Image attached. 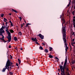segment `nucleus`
<instances>
[{"instance_id":"obj_13","label":"nucleus","mask_w":75,"mask_h":75,"mask_svg":"<svg viewBox=\"0 0 75 75\" xmlns=\"http://www.w3.org/2000/svg\"><path fill=\"white\" fill-rule=\"evenodd\" d=\"M59 67L60 71H61V70H62L64 68V67H63V66H61V64H60Z\"/></svg>"},{"instance_id":"obj_56","label":"nucleus","mask_w":75,"mask_h":75,"mask_svg":"<svg viewBox=\"0 0 75 75\" xmlns=\"http://www.w3.org/2000/svg\"><path fill=\"white\" fill-rule=\"evenodd\" d=\"M11 67H14V65H13L11 66Z\"/></svg>"},{"instance_id":"obj_43","label":"nucleus","mask_w":75,"mask_h":75,"mask_svg":"<svg viewBox=\"0 0 75 75\" xmlns=\"http://www.w3.org/2000/svg\"><path fill=\"white\" fill-rule=\"evenodd\" d=\"M11 45H9V47H8V48H11Z\"/></svg>"},{"instance_id":"obj_8","label":"nucleus","mask_w":75,"mask_h":75,"mask_svg":"<svg viewBox=\"0 0 75 75\" xmlns=\"http://www.w3.org/2000/svg\"><path fill=\"white\" fill-rule=\"evenodd\" d=\"M61 75H65V69H63L61 70Z\"/></svg>"},{"instance_id":"obj_15","label":"nucleus","mask_w":75,"mask_h":75,"mask_svg":"<svg viewBox=\"0 0 75 75\" xmlns=\"http://www.w3.org/2000/svg\"><path fill=\"white\" fill-rule=\"evenodd\" d=\"M65 69H66V72H67H67H68V71H69V68H68V66H67L66 68H65Z\"/></svg>"},{"instance_id":"obj_4","label":"nucleus","mask_w":75,"mask_h":75,"mask_svg":"<svg viewBox=\"0 0 75 75\" xmlns=\"http://www.w3.org/2000/svg\"><path fill=\"white\" fill-rule=\"evenodd\" d=\"M7 63H8L9 64V66H8V67L9 68V69H10V70L11 71V65H13V63L12 62H10V61L8 59V61L6 62V64Z\"/></svg>"},{"instance_id":"obj_48","label":"nucleus","mask_w":75,"mask_h":75,"mask_svg":"<svg viewBox=\"0 0 75 75\" xmlns=\"http://www.w3.org/2000/svg\"><path fill=\"white\" fill-rule=\"evenodd\" d=\"M2 28L3 29V30H4V29L5 28H4V26H2Z\"/></svg>"},{"instance_id":"obj_5","label":"nucleus","mask_w":75,"mask_h":75,"mask_svg":"<svg viewBox=\"0 0 75 75\" xmlns=\"http://www.w3.org/2000/svg\"><path fill=\"white\" fill-rule=\"evenodd\" d=\"M3 30V28H1L0 29V35L1 36H3L4 35L3 34L5 33L4 30Z\"/></svg>"},{"instance_id":"obj_39","label":"nucleus","mask_w":75,"mask_h":75,"mask_svg":"<svg viewBox=\"0 0 75 75\" xmlns=\"http://www.w3.org/2000/svg\"><path fill=\"white\" fill-rule=\"evenodd\" d=\"M58 72H61V71L60 70V69H58Z\"/></svg>"},{"instance_id":"obj_2","label":"nucleus","mask_w":75,"mask_h":75,"mask_svg":"<svg viewBox=\"0 0 75 75\" xmlns=\"http://www.w3.org/2000/svg\"><path fill=\"white\" fill-rule=\"evenodd\" d=\"M63 39L64 41V43L66 46H67V40L66 39V35H63Z\"/></svg>"},{"instance_id":"obj_37","label":"nucleus","mask_w":75,"mask_h":75,"mask_svg":"<svg viewBox=\"0 0 75 75\" xmlns=\"http://www.w3.org/2000/svg\"><path fill=\"white\" fill-rule=\"evenodd\" d=\"M62 64H61V65H64V62H62L61 63Z\"/></svg>"},{"instance_id":"obj_50","label":"nucleus","mask_w":75,"mask_h":75,"mask_svg":"<svg viewBox=\"0 0 75 75\" xmlns=\"http://www.w3.org/2000/svg\"><path fill=\"white\" fill-rule=\"evenodd\" d=\"M74 13H75V11H73L72 12V14H74Z\"/></svg>"},{"instance_id":"obj_62","label":"nucleus","mask_w":75,"mask_h":75,"mask_svg":"<svg viewBox=\"0 0 75 75\" xmlns=\"http://www.w3.org/2000/svg\"><path fill=\"white\" fill-rule=\"evenodd\" d=\"M9 15H10V16H11V13H9Z\"/></svg>"},{"instance_id":"obj_32","label":"nucleus","mask_w":75,"mask_h":75,"mask_svg":"<svg viewBox=\"0 0 75 75\" xmlns=\"http://www.w3.org/2000/svg\"><path fill=\"white\" fill-rule=\"evenodd\" d=\"M9 27V26L8 27V26H6V30L7 31H8V28Z\"/></svg>"},{"instance_id":"obj_16","label":"nucleus","mask_w":75,"mask_h":75,"mask_svg":"<svg viewBox=\"0 0 75 75\" xmlns=\"http://www.w3.org/2000/svg\"><path fill=\"white\" fill-rule=\"evenodd\" d=\"M12 11L15 12V13H18V12H17V11H16V10H15V9H12Z\"/></svg>"},{"instance_id":"obj_1","label":"nucleus","mask_w":75,"mask_h":75,"mask_svg":"<svg viewBox=\"0 0 75 75\" xmlns=\"http://www.w3.org/2000/svg\"><path fill=\"white\" fill-rule=\"evenodd\" d=\"M9 63H6V66L5 67V68H3V69L2 70V72H4L6 71V69H7L8 71H10V69H9Z\"/></svg>"},{"instance_id":"obj_57","label":"nucleus","mask_w":75,"mask_h":75,"mask_svg":"<svg viewBox=\"0 0 75 75\" xmlns=\"http://www.w3.org/2000/svg\"><path fill=\"white\" fill-rule=\"evenodd\" d=\"M75 25V22H73V25Z\"/></svg>"},{"instance_id":"obj_33","label":"nucleus","mask_w":75,"mask_h":75,"mask_svg":"<svg viewBox=\"0 0 75 75\" xmlns=\"http://www.w3.org/2000/svg\"><path fill=\"white\" fill-rule=\"evenodd\" d=\"M19 34H20V35H22V33H21V31H19Z\"/></svg>"},{"instance_id":"obj_31","label":"nucleus","mask_w":75,"mask_h":75,"mask_svg":"<svg viewBox=\"0 0 75 75\" xmlns=\"http://www.w3.org/2000/svg\"><path fill=\"white\" fill-rule=\"evenodd\" d=\"M71 44H75V42H72V43H71Z\"/></svg>"},{"instance_id":"obj_52","label":"nucleus","mask_w":75,"mask_h":75,"mask_svg":"<svg viewBox=\"0 0 75 75\" xmlns=\"http://www.w3.org/2000/svg\"><path fill=\"white\" fill-rule=\"evenodd\" d=\"M8 22H6V25H7V23H8Z\"/></svg>"},{"instance_id":"obj_26","label":"nucleus","mask_w":75,"mask_h":75,"mask_svg":"<svg viewBox=\"0 0 75 75\" xmlns=\"http://www.w3.org/2000/svg\"><path fill=\"white\" fill-rule=\"evenodd\" d=\"M49 50L50 51H52V48L51 47H49Z\"/></svg>"},{"instance_id":"obj_60","label":"nucleus","mask_w":75,"mask_h":75,"mask_svg":"<svg viewBox=\"0 0 75 75\" xmlns=\"http://www.w3.org/2000/svg\"><path fill=\"white\" fill-rule=\"evenodd\" d=\"M42 45H45V44H44V43H42Z\"/></svg>"},{"instance_id":"obj_3","label":"nucleus","mask_w":75,"mask_h":75,"mask_svg":"<svg viewBox=\"0 0 75 75\" xmlns=\"http://www.w3.org/2000/svg\"><path fill=\"white\" fill-rule=\"evenodd\" d=\"M66 23H64V26H63V28H62V31L63 32V35H66V30L65 28L66 27Z\"/></svg>"},{"instance_id":"obj_34","label":"nucleus","mask_w":75,"mask_h":75,"mask_svg":"<svg viewBox=\"0 0 75 75\" xmlns=\"http://www.w3.org/2000/svg\"><path fill=\"white\" fill-rule=\"evenodd\" d=\"M55 59H58V60H59V59H58V57H55Z\"/></svg>"},{"instance_id":"obj_19","label":"nucleus","mask_w":75,"mask_h":75,"mask_svg":"<svg viewBox=\"0 0 75 75\" xmlns=\"http://www.w3.org/2000/svg\"><path fill=\"white\" fill-rule=\"evenodd\" d=\"M49 57L50 58H53V56L51 55L50 54H49Z\"/></svg>"},{"instance_id":"obj_45","label":"nucleus","mask_w":75,"mask_h":75,"mask_svg":"<svg viewBox=\"0 0 75 75\" xmlns=\"http://www.w3.org/2000/svg\"><path fill=\"white\" fill-rule=\"evenodd\" d=\"M16 65L17 67H18V63H16Z\"/></svg>"},{"instance_id":"obj_61","label":"nucleus","mask_w":75,"mask_h":75,"mask_svg":"<svg viewBox=\"0 0 75 75\" xmlns=\"http://www.w3.org/2000/svg\"><path fill=\"white\" fill-rule=\"evenodd\" d=\"M56 61H57V62H58L59 61V60L57 59V60Z\"/></svg>"},{"instance_id":"obj_42","label":"nucleus","mask_w":75,"mask_h":75,"mask_svg":"<svg viewBox=\"0 0 75 75\" xmlns=\"http://www.w3.org/2000/svg\"><path fill=\"white\" fill-rule=\"evenodd\" d=\"M15 48L16 50H18V48H17V47H16Z\"/></svg>"},{"instance_id":"obj_46","label":"nucleus","mask_w":75,"mask_h":75,"mask_svg":"<svg viewBox=\"0 0 75 75\" xmlns=\"http://www.w3.org/2000/svg\"><path fill=\"white\" fill-rule=\"evenodd\" d=\"M74 41H75V40L74 39H73L72 40V42H74Z\"/></svg>"},{"instance_id":"obj_59","label":"nucleus","mask_w":75,"mask_h":75,"mask_svg":"<svg viewBox=\"0 0 75 75\" xmlns=\"http://www.w3.org/2000/svg\"><path fill=\"white\" fill-rule=\"evenodd\" d=\"M4 42H7V41L6 40H4Z\"/></svg>"},{"instance_id":"obj_7","label":"nucleus","mask_w":75,"mask_h":75,"mask_svg":"<svg viewBox=\"0 0 75 75\" xmlns=\"http://www.w3.org/2000/svg\"><path fill=\"white\" fill-rule=\"evenodd\" d=\"M31 39L33 41H35V42H36L35 43L36 44H39V43L37 42V41H38V40L37 39V38H31Z\"/></svg>"},{"instance_id":"obj_63","label":"nucleus","mask_w":75,"mask_h":75,"mask_svg":"<svg viewBox=\"0 0 75 75\" xmlns=\"http://www.w3.org/2000/svg\"><path fill=\"white\" fill-rule=\"evenodd\" d=\"M74 27L75 28V25H74Z\"/></svg>"},{"instance_id":"obj_23","label":"nucleus","mask_w":75,"mask_h":75,"mask_svg":"<svg viewBox=\"0 0 75 75\" xmlns=\"http://www.w3.org/2000/svg\"><path fill=\"white\" fill-rule=\"evenodd\" d=\"M75 61H74V60H72L71 61V64H75Z\"/></svg>"},{"instance_id":"obj_22","label":"nucleus","mask_w":75,"mask_h":75,"mask_svg":"<svg viewBox=\"0 0 75 75\" xmlns=\"http://www.w3.org/2000/svg\"><path fill=\"white\" fill-rule=\"evenodd\" d=\"M39 50H43V47H42V46H40L39 47Z\"/></svg>"},{"instance_id":"obj_30","label":"nucleus","mask_w":75,"mask_h":75,"mask_svg":"<svg viewBox=\"0 0 75 75\" xmlns=\"http://www.w3.org/2000/svg\"><path fill=\"white\" fill-rule=\"evenodd\" d=\"M1 17H3V16H4V14H2L1 15Z\"/></svg>"},{"instance_id":"obj_44","label":"nucleus","mask_w":75,"mask_h":75,"mask_svg":"<svg viewBox=\"0 0 75 75\" xmlns=\"http://www.w3.org/2000/svg\"><path fill=\"white\" fill-rule=\"evenodd\" d=\"M66 49H67V50L68 49V46H66Z\"/></svg>"},{"instance_id":"obj_47","label":"nucleus","mask_w":75,"mask_h":75,"mask_svg":"<svg viewBox=\"0 0 75 75\" xmlns=\"http://www.w3.org/2000/svg\"><path fill=\"white\" fill-rule=\"evenodd\" d=\"M21 25V28H22L23 27V25L22 24Z\"/></svg>"},{"instance_id":"obj_12","label":"nucleus","mask_w":75,"mask_h":75,"mask_svg":"<svg viewBox=\"0 0 75 75\" xmlns=\"http://www.w3.org/2000/svg\"><path fill=\"white\" fill-rule=\"evenodd\" d=\"M7 38H8V41H9V42H10L11 41V37H7Z\"/></svg>"},{"instance_id":"obj_6","label":"nucleus","mask_w":75,"mask_h":75,"mask_svg":"<svg viewBox=\"0 0 75 75\" xmlns=\"http://www.w3.org/2000/svg\"><path fill=\"white\" fill-rule=\"evenodd\" d=\"M67 58L66 57L65 59L64 63L63 65V69H65L67 68Z\"/></svg>"},{"instance_id":"obj_20","label":"nucleus","mask_w":75,"mask_h":75,"mask_svg":"<svg viewBox=\"0 0 75 75\" xmlns=\"http://www.w3.org/2000/svg\"><path fill=\"white\" fill-rule=\"evenodd\" d=\"M26 59L27 60V63L29 64L28 63V60H30V59L28 57H26Z\"/></svg>"},{"instance_id":"obj_58","label":"nucleus","mask_w":75,"mask_h":75,"mask_svg":"<svg viewBox=\"0 0 75 75\" xmlns=\"http://www.w3.org/2000/svg\"><path fill=\"white\" fill-rule=\"evenodd\" d=\"M71 45H72L73 47H74V44H71Z\"/></svg>"},{"instance_id":"obj_64","label":"nucleus","mask_w":75,"mask_h":75,"mask_svg":"<svg viewBox=\"0 0 75 75\" xmlns=\"http://www.w3.org/2000/svg\"><path fill=\"white\" fill-rule=\"evenodd\" d=\"M74 9H75V6L74 7Z\"/></svg>"},{"instance_id":"obj_21","label":"nucleus","mask_w":75,"mask_h":75,"mask_svg":"<svg viewBox=\"0 0 75 75\" xmlns=\"http://www.w3.org/2000/svg\"><path fill=\"white\" fill-rule=\"evenodd\" d=\"M14 41H17V38L16 37H14Z\"/></svg>"},{"instance_id":"obj_38","label":"nucleus","mask_w":75,"mask_h":75,"mask_svg":"<svg viewBox=\"0 0 75 75\" xmlns=\"http://www.w3.org/2000/svg\"><path fill=\"white\" fill-rule=\"evenodd\" d=\"M70 5V3H69V4L67 5V7H69V6Z\"/></svg>"},{"instance_id":"obj_10","label":"nucleus","mask_w":75,"mask_h":75,"mask_svg":"<svg viewBox=\"0 0 75 75\" xmlns=\"http://www.w3.org/2000/svg\"><path fill=\"white\" fill-rule=\"evenodd\" d=\"M38 36L40 37V38H41V39H42V40L44 39V36L43 35H41V34H39L38 35Z\"/></svg>"},{"instance_id":"obj_14","label":"nucleus","mask_w":75,"mask_h":75,"mask_svg":"<svg viewBox=\"0 0 75 75\" xmlns=\"http://www.w3.org/2000/svg\"><path fill=\"white\" fill-rule=\"evenodd\" d=\"M4 36H3L2 37V38H0V40H2V41H4L5 40H4Z\"/></svg>"},{"instance_id":"obj_29","label":"nucleus","mask_w":75,"mask_h":75,"mask_svg":"<svg viewBox=\"0 0 75 75\" xmlns=\"http://www.w3.org/2000/svg\"><path fill=\"white\" fill-rule=\"evenodd\" d=\"M19 18L20 19V21H21V20H22V18H21V17H19Z\"/></svg>"},{"instance_id":"obj_35","label":"nucleus","mask_w":75,"mask_h":75,"mask_svg":"<svg viewBox=\"0 0 75 75\" xmlns=\"http://www.w3.org/2000/svg\"><path fill=\"white\" fill-rule=\"evenodd\" d=\"M9 74H10V75H13V73H12L11 72H10Z\"/></svg>"},{"instance_id":"obj_18","label":"nucleus","mask_w":75,"mask_h":75,"mask_svg":"<svg viewBox=\"0 0 75 75\" xmlns=\"http://www.w3.org/2000/svg\"><path fill=\"white\" fill-rule=\"evenodd\" d=\"M9 31H10V33H14V30H13L12 29H11L9 30Z\"/></svg>"},{"instance_id":"obj_24","label":"nucleus","mask_w":75,"mask_h":75,"mask_svg":"<svg viewBox=\"0 0 75 75\" xmlns=\"http://www.w3.org/2000/svg\"><path fill=\"white\" fill-rule=\"evenodd\" d=\"M65 24V23L64 22H62V28L63 29V28H64V24Z\"/></svg>"},{"instance_id":"obj_51","label":"nucleus","mask_w":75,"mask_h":75,"mask_svg":"<svg viewBox=\"0 0 75 75\" xmlns=\"http://www.w3.org/2000/svg\"><path fill=\"white\" fill-rule=\"evenodd\" d=\"M10 57H11V59H12V58H13V56H11V55H10Z\"/></svg>"},{"instance_id":"obj_25","label":"nucleus","mask_w":75,"mask_h":75,"mask_svg":"<svg viewBox=\"0 0 75 75\" xmlns=\"http://www.w3.org/2000/svg\"><path fill=\"white\" fill-rule=\"evenodd\" d=\"M18 60L19 64H21V60L20 59H18Z\"/></svg>"},{"instance_id":"obj_53","label":"nucleus","mask_w":75,"mask_h":75,"mask_svg":"<svg viewBox=\"0 0 75 75\" xmlns=\"http://www.w3.org/2000/svg\"><path fill=\"white\" fill-rule=\"evenodd\" d=\"M9 22L11 24L12 23V22H11V21H9Z\"/></svg>"},{"instance_id":"obj_27","label":"nucleus","mask_w":75,"mask_h":75,"mask_svg":"<svg viewBox=\"0 0 75 75\" xmlns=\"http://www.w3.org/2000/svg\"><path fill=\"white\" fill-rule=\"evenodd\" d=\"M72 3H73V4H74V3H75V0H72Z\"/></svg>"},{"instance_id":"obj_11","label":"nucleus","mask_w":75,"mask_h":75,"mask_svg":"<svg viewBox=\"0 0 75 75\" xmlns=\"http://www.w3.org/2000/svg\"><path fill=\"white\" fill-rule=\"evenodd\" d=\"M6 31L7 32V33L8 34V36L9 37H11V33L9 32V31L8 30H6Z\"/></svg>"},{"instance_id":"obj_9","label":"nucleus","mask_w":75,"mask_h":75,"mask_svg":"<svg viewBox=\"0 0 75 75\" xmlns=\"http://www.w3.org/2000/svg\"><path fill=\"white\" fill-rule=\"evenodd\" d=\"M61 17H62V22H63V23H66L65 20L64 18V15H63L62 16H60V18H61Z\"/></svg>"},{"instance_id":"obj_49","label":"nucleus","mask_w":75,"mask_h":75,"mask_svg":"<svg viewBox=\"0 0 75 75\" xmlns=\"http://www.w3.org/2000/svg\"><path fill=\"white\" fill-rule=\"evenodd\" d=\"M7 26H8V25H6V26H4V28H6V27H7Z\"/></svg>"},{"instance_id":"obj_36","label":"nucleus","mask_w":75,"mask_h":75,"mask_svg":"<svg viewBox=\"0 0 75 75\" xmlns=\"http://www.w3.org/2000/svg\"><path fill=\"white\" fill-rule=\"evenodd\" d=\"M11 25L12 27H13V26H14V25H13V23H11Z\"/></svg>"},{"instance_id":"obj_28","label":"nucleus","mask_w":75,"mask_h":75,"mask_svg":"<svg viewBox=\"0 0 75 75\" xmlns=\"http://www.w3.org/2000/svg\"><path fill=\"white\" fill-rule=\"evenodd\" d=\"M31 25V24L29 23H28L26 24V26H27V27H28V25Z\"/></svg>"},{"instance_id":"obj_54","label":"nucleus","mask_w":75,"mask_h":75,"mask_svg":"<svg viewBox=\"0 0 75 75\" xmlns=\"http://www.w3.org/2000/svg\"><path fill=\"white\" fill-rule=\"evenodd\" d=\"M73 33L72 34V35H74V34L75 33V32H73Z\"/></svg>"},{"instance_id":"obj_17","label":"nucleus","mask_w":75,"mask_h":75,"mask_svg":"<svg viewBox=\"0 0 75 75\" xmlns=\"http://www.w3.org/2000/svg\"><path fill=\"white\" fill-rule=\"evenodd\" d=\"M44 51L46 53H48V50L47 49H44Z\"/></svg>"},{"instance_id":"obj_41","label":"nucleus","mask_w":75,"mask_h":75,"mask_svg":"<svg viewBox=\"0 0 75 75\" xmlns=\"http://www.w3.org/2000/svg\"><path fill=\"white\" fill-rule=\"evenodd\" d=\"M73 22H75V19L73 18Z\"/></svg>"},{"instance_id":"obj_40","label":"nucleus","mask_w":75,"mask_h":75,"mask_svg":"<svg viewBox=\"0 0 75 75\" xmlns=\"http://www.w3.org/2000/svg\"><path fill=\"white\" fill-rule=\"evenodd\" d=\"M67 51H68V49H67V48H65V52H67Z\"/></svg>"},{"instance_id":"obj_55","label":"nucleus","mask_w":75,"mask_h":75,"mask_svg":"<svg viewBox=\"0 0 75 75\" xmlns=\"http://www.w3.org/2000/svg\"><path fill=\"white\" fill-rule=\"evenodd\" d=\"M20 50H23V48H20Z\"/></svg>"}]
</instances>
